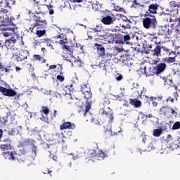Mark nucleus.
Listing matches in <instances>:
<instances>
[{"label":"nucleus","mask_w":180,"mask_h":180,"mask_svg":"<svg viewBox=\"0 0 180 180\" xmlns=\"http://www.w3.org/2000/svg\"><path fill=\"white\" fill-rule=\"evenodd\" d=\"M84 46H82V45H81V44H76V49H79V50H82Z\"/></svg>","instance_id":"60"},{"label":"nucleus","mask_w":180,"mask_h":180,"mask_svg":"<svg viewBox=\"0 0 180 180\" xmlns=\"http://www.w3.org/2000/svg\"><path fill=\"white\" fill-rule=\"evenodd\" d=\"M30 56V53L27 50H22L20 53H14L13 57H14L18 63L27 60V57Z\"/></svg>","instance_id":"12"},{"label":"nucleus","mask_w":180,"mask_h":180,"mask_svg":"<svg viewBox=\"0 0 180 180\" xmlns=\"http://www.w3.org/2000/svg\"><path fill=\"white\" fill-rule=\"evenodd\" d=\"M60 130H74V129H75V124L70 122H66L60 125Z\"/></svg>","instance_id":"24"},{"label":"nucleus","mask_w":180,"mask_h":180,"mask_svg":"<svg viewBox=\"0 0 180 180\" xmlns=\"http://www.w3.org/2000/svg\"><path fill=\"white\" fill-rule=\"evenodd\" d=\"M94 50H96L97 54L98 55L99 57L105 56V53L106 51L103 45L99 44H94Z\"/></svg>","instance_id":"21"},{"label":"nucleus","mask_w":180,"mask_h":180,"mask_svg":"<svg viewBox=\"0 0 180 180\" xmlns=\"http://www.w3.org/2000/svg\"><path fill=\"white\" fill-rule=\"evenodd\" d=\"M34 2V6H32V9L33 11H34L36 15H40L41 13H43V6H44V5H41L40 4V1H36V0H33Z\"/></svg>","instance_id":"20"},{"label":"nucleus","mask_w":180,"mask_h":180,"mask_svg":"<svg viewBox=\"0 0 180 180\" xmlns=\"http://www.w3.org/2000/svg\"><path fill=\"white\" fill-rule=\"evenodd\" d=\"M3 157L5 160H9L10 161H16V158H18V153L15 151H7L2 153Z\"/></svg>","instance_id":"17"},{"label":"nucleus","mask_w":180,"mask_h":180,"mask_svg":"<svg viewBox=\"0 0 180 180\" xmlns=\"http://www.w3.org/2000/svg\"><path fill=\"white\" fill-rule=\"evenodd\" d=\"M34 27L37 26V29H44L47 26V20L44 19V15L41 14H36L33 15Z\"/></svg>","instance_id":"7"},{"label":"nucleus","mask_w":180,"mask_h":180,"mask_svg":"<svg viewBox=\"0 0 180 180\" xmlns=\"http://www.w3.org/2000/svg\"><path fill=\"white\" fill-rule=\"evenodd\" d=\"M12 66L8 65L5 68V65L2 64V63H0V71L1 72H4L5 74H9L11 71H13V70H11Z\"/></svg>","instance_id":"30"},{"label":"nucleus","mask_w":180,"mask_h":180,"mask_svg":"<svg viewBox=\"0 0 180 180\" xmlns=\"http://www.w3.org/2000/svg\"><path fill=\"white\" fill-rule=\"evenodd\" d=\"M178 98H179V94H178V91H176L174 93V98H172V96H169L166 99V102H171L172 103H174V102L178 101Z\"/></svg>","instance_id":"32"},{"label":"nucleus","mask_w":180,"mask_h":180,"mask_svg":"<svg viewBox=\"0 0 180 180\" xmlns=\"http://www.w3.org/2000/svg\"><path fill=\"white\" fill-rule=\"evenodd\" d=\"M132 7L135 8L136 9H137L139 8H144V6L140 4V3H138L137 0H134V3L132 4Z\"/></svg>","instance_id":"46"},{"label":"nucleus","mask_w":180,"mask_h":180,"mask_svg":"<svg viewBox=\"0 0 180 180\" xmlns=\"http://www.w3.org/2000/svg\"><path fill=\"white\" fill-rule=\"evenodd\" d=\"M148 150L151 151V150H155V142L152 141L148 146Z\"/></svg>","instance_id":"50"},{"label":"nucleus","mask_w":180,"mask_h":180,"mask_svg":"<svg viewBox=\"0 0 180 180\" xmlns=\"http://www.w3.org/2000/svg\"><path fill=\"white\" fill-rule=\"evenodd\" d=\"M58 65H59L60 68H58V71H59V75H58L56 77V79L58 81H59L60 82H64V79H65V78L63 76L64 73H63V65L58 64Z\"/></svg>","instance_id":"31"},{"label":"nucleus","mask_w":180,"mask_h":180,"mask_svg":"<svg viewBox=\"0 0 180 180\" xmlns=\"http://www.w3.org/2000/svg\"><path fill=\"white\" fill-rule=\"evenodd\" d=\"M94 32H102V26L96 25L95 28H93Z\"/></svg>","instance_id":"53"},{"label":"nucleus","mask_w":180,"mask_h":180,"mask_svg":"<svg viewBox=\"0 0 180 180\" xmlns=\"http://www.w3.org/2000/svg\"><path fill=\"white\" fill-rule=\"evenodd\" d=\"M90 157L95 158L96 160L102 161V160L108 158V153L106 152H103V150L101 149H94L90 153Z\"/></svg>","instance_id":"10"},{"label":"nucleus","mask_w":180,"mask_h":180,"mask_svg":"<svg viewBox=\"0 0 180 180\" xmlns=\"http://www.w3.org/2000/svg\"><path fill=\"white\" fill-rule=\"evenodd\" d=\"M160 6L157 4H151L148 6V9L144 14L145 18L147 16H152L151 15L157 14V11H158V8Z\"/></svg>","instance_id":"14"},{"label":"nucleus","mask_w":180,"mask_h":180,"mask_svg":"<svg viewBox=\"0 0 180 180\" xmlns=\"http://www.w3.org/2000/svg\"><path fill=\"white\" fill-rule=\"evenodd\" d=\"M80 91L83 94L84 99H86L85 103L82 101H79V108H81L80 112H82L83 116H90L89 110L91 109V105H92V91H91V86L89 84H82L80 87Z\"/></svg>","instance_id":"1"},{"label":"nucleus","mask_w":180,"mask_h":180,"mask_svg":"<svg viewBox=\"0 0 180 180\" xmlns=\"http://www.w3.org/2000/svg\"><path fill=\"white\" fill-rule=\"evenodd\" d=\"M113 36L114 34H112L110 32H105L103 34L98 35V37H100L101 40L107 41L109 44H113Z\"/></svg>","instance_id":"16"},{"label":"nucleus","mask_w":180,"mask_h":180,"mask_svg":"<svg viewBox=\"0 0 180 180\" xmlns=\"http://www.w3.org/2000/svg\"><path fill=\"white\" fill-rule=\"evenodd\" d=\"M11 136H13V130L8 131L6 129H0V141H2V137L3 139H6V137Z\"/></svg>","instance_id":"26"},{"label":"nucleus","mask_w":180,"mask_h":180,"mask_svg":"<svg viewBox=\"0 0 180 180\" xmlns=\"http://www.w3.org/2000/svg\"><path fill=\"white\" fill-rule=\"evenodd\" d=\"M161 35L155 36L152 38V41L155 42V44H161L162 43V39L160 37Z\"/></svg>","instance_id":"38"},{"label":"nucleus","mask_w":180,"mask_h":180,"mask_svg":"<svg viewBox=\"0 0 180 180\" xmlns=\"http://www.w3.org/2000/svg\"><path fill=\"white\" fill-rule=\"evenodd\" d=\"M106 120H108L105 119L104 117H101V115H99L98 118L96 120H94V122L95 124H98V126H102V124H103V123H105Z\"/></svg>","instance_id":"37"},{"label":"nucleus","mask_w":180,"mask_h":180,"mask_svg":"<svg viewBox=\"0 0 180 180\" xmlns=\"http://www.w3.org/2000/svg\"><path fill=\"white\" fill-rule=\"evenodd\" d=\"M143 98H146V102H148L149 103H152L153 106H158V103L157 102V101H158L159 99L160 101H162V97H154V96H151V97H148L147 96H143Z\"/></svg>","instance_id":"22"},{"label":"nucleus","mask_w":180,"mask_h":180,"mask_svg":"<svg viewBox=\"0 0 180 180\" xmlns=\"http://www.w3.org/2000/svg\"><path fill=\"white\" fill-rule=\"evenodd\" d=\"M114 8L117 12H123V11H124V9L123 8H122L119 6H115Z\"/></svg>","instance_id":"54"},{"label":"nucleus","mask_w":180,"mask_h":180,"mask_svg":"<svg viewBox=\"0 0 180 180\" xmlns=\"http://www.w3.org/2000/svg\"><path fill=\"white\" fill-rule=\"evenodd\" d=\"M162 134V129H156L153 130V136L154 137H160Z\"/></svg>","instance_id":"41"},{"label":"nucleus","mask_w":180,"mask_h":180,"mask_svg":"<svg viewBox=\"0 0 180 180\" xmlns=\"http://www.w3.org/2000/svg\"><path fill=\"white\" fill-rule=\"evenodd\" d=\"M130 35H122V34L116 33L113 36V43L115 44H130Z\"/></svg>","instance_id":"6"},{"label":"nucleus","mask_w":180,"mask_h":180,"mask_svg":"<svg viewBox=\"0 0 180 180\" xmlns=\"http://www.w3.org/2000/svg\"><path fill=\"white\" fill-rule=\"evenodd\" d=\"M99 116L108 120V123L113 122V110L109 108V105L101 103L99 110Z\"/></svg>","instance_id":"4"},{"label":"nucleus","mask_w":180,"mask_h":180,"mask_svg":"<svg viewBox=\"0 0 180 180\" xmlns=\"http://www.w3.org/2000/svg\"><path fill=\"white\" fill-rule=\"evenodd\" d=\"M175 148H176V143H175V142H172L169 143V146H167V148H165V150L167 151H174V150H175Z\"/></svg>","instance_id":"40"},{"label":"nucleus","mask_w":180,"mask_h":180,"mask_svg":"<svg viewBox=\"0 0 180 180\" xmlns=\"http://www.w3.org/2000/svg\"><path fill=\"white\" fill-rule=\"evenodd\" d=\"M144 116L145 117H148V119H151L152 117H153V114H148V115H145Z\"/></svg>","instance_id":"64"},{"label":"nucleus","mask_w":180,"mask_h":180,"mask_svg":"<svg viewBox=\"0 0 180 180\" xmlns=\"http://www.w3.org/2000/svg\"><path fill=\"white\" fill-rule=\"evenodd\" d=\"M16 41H18V39L15 37H11L10 39L6 40L5 46L6 48L11 49L16 44Z\"/></svg>","instance_id":"27"},{"label":"nucleus","mask_w":180,"mask_h":180,"mask_svg":"<svg viewBox=\"0 0 180 180\" xmlns=\"http://www.w3.org/2000/svg\"><path fill=\"white\" fill-rule=\"evenodd\" d=\"M169 6H171V8H179L180 7V3L176 2L175 1H172L169 3Z\"/></svg>","instance_id":"48"},{"label":"nucleus","mask_w":180,"mask_h":180,"mask_svg":"<svg viewBox=\"0 0 180 180\" xmlns=\"http://www.w3.org/2000/svg\"><path fill=\"white\" fill-rule=\"evenodd\" d=\"M172 72L173 75L176 77H180V70L178 68L172 69Z\"/></svg>","instance_id":"47"},{"label":"nucleus","mask_w":180,"mask_h":180,"mask_svg":"<svg viewBox=\"0 0 180 180\" xmlns=\"http://www.w3.org/2000/svg\"><path fill=\"white\" fill-rule=\"evenodd\" d=\"M63 50H66V51H68L69 53H72L74 51V46H67L63 45Z\"/></svg>","instance_id":"45"},{"label":"nucleus","mask_w":180,"mask_h":180,"mask_svg":"<svg viewBox=\"0 0 180 180\" xmlns=\"http://www.w3.org/2000/svg\"><path fill=\"white\" fill-rule=\"evenodd\" d=\"M165 79V81H164L165 85H167L168 84H169V85H172V80L167 79Z\"/></svg>","instance_id":"57"},{"label":"nucleus","mask_w":180,"mask_h":180,"mask_svg":"<svg viewBox=\"0 0 180 180\" xmlns=\"http://www.w3.org/2000/svg\"><path fill=\"white\" fill-rule=\"evenodd\" d=\"M33 61H38V63H41V64H46V60L40 55L34 54L32 56Z\"/></svg>","instance_id":"29"},{"label":"nucleus","mask_w":180,"mask_h":180,"mask_svg":"<svg viewBox=\"0 0 180 180\" xmlns=\"http://www.w3.org/2000/svg\"><path fill=\"white\" fill-rule=\"evenodd\" d=\"M143 25L145 29H150V27L154 29L157 26V18L154 15L143 18Z\"/></svg>","instance_id":"8"},{"label":"nucleus","mask_w":180,"mask_h":180,"mask_svg":"<svg viewBox=\"0 0 180 180\" xmlns=\"http://www.w3.org/2000/svg\"><path fill=\"white\" fill-rule=\"evenodd\" d=\"M65 88L68 89L70 92H74L75 89H74V84H72V82L70 83L66 84L65 85Z\"/></svg>","instance_id":"42"},{"label":"nucleus","mask_w":180,"mask_h":180,"mask_svg":"<svg viewBox=\"0 0 180 180\" xmlns=\"http://www.w3.org/2000/svg\"><path fill=\"white\" fill-rule=\"evenodd\" d=\"M46 34V30H37L36 35L37 37H42V36H44Z\"/></svg>","instance_id":"49"},{"label":"nucleus","mask_w":180,"mask_h":180,"mask_svg":"<svg viewBox=\"0 0 180 180\" xmlns=\"http://www.w3.org/2000/svg\"><path fill=\"white\" fill-rule=\"evenodd\" d=\"M113 57H115L113 53H104V56H101L105 63H107L108 61H112V60H113Z\"/></svg>","instance_id":"34"},{"label":"nucleus","mask_w":180,"mask_h":180,"mask_svg":"<svg viewBox=\"0 0 180 180\" xmlns=\"http://www.w3.org/2000/svg\"><path fill=\"white\" fill-rule=\"evenodd\" d=\"M2 144H0V151L6 153L9 150H12V140L9 137H6L1 140Z\"/></svg>","instance_id":"11"},{"label":"nucleus","mask_w":180,"mask_h":180,"mask_svg":"<svg viewBox=\"0 0 180 180\" xmlns=\"http://www.w3.org/2000/svg\"><path fill=\"white\" fill-rule=\"evenodd\" d=\"M20 152L21 153L20 155H17L18 161L19 162H25L26 161L27 157L26 156V154H27V150H26L25 148L20 149Z\"/></svg>","instance_id":"23"},{"label":"nucleus","mask_w":180,"mask_h":180,"mask_svg":"<svg viewBox=\"0 0 180 180\" xmlns=\"http://www.w3.org/2000/svg\"><path fill=\"white\" fill-rule=\"evenodd\" d=\"M120 18L122 20H123L124 22H130V20H129L127 17L125 16L124 15H120Z\"/></svg>","instance_id":"55"},{"label":"nucleus","mask_w":180,"mask_h":180,"mask_svg":"<svg viewBox=\"0 0 180 180\" xmlns=\"http://www.w3.org/2000/svg\"><path fill=\"white\" fill-rule=\"evenodd\" d=\"M86 4L88 6H92V9L94 10L95 11H99V7L101 6V5L97 1H96V3L87 1Z\"/></svg>","instance_id":"36"},{"label":"nucleus","mask_w":180,"mask_h":180,"mask_svg":"<svg viewBox=\"0 0 180 180\" xmlns=\"http://www.w3.org/2000/svg\"><path fill=\"white\" fill-rule=\"evenodd\" d=\"M56 39H59V40L57 41V43H59V44H61L62 46H65L67 43H68L67 40V37L63 33L58 35L56 37Z\"/></svg>","instance_id":"28"},{"label":"nucleus","mask_w":180,"mask_h":180,"mask_svg":"<svg viewBox=\"0 0 180 180\" xmlns=\"http://www.w3.org/2000/svg\"><path fill=\"white\" fill-rule=\"evenodd\" d=\"M15 20V18L11 17L10 18H8V22H10V24H5L4 22V20H0L1 22V25H0V32H1V34L4 36V37H9V36H11L13 34H15L16 33V31L18 30V28H16V25H13V20Z\"/></svg>","instance_id":"2"},{"label":"nucleus","mask_w":180,"mask_h":180,"mask_svg":"<svg viewBox=\"0 0 180 180\" xmlns=\"http://www.w3.org/2000/svg\"><path fill=\"white\" fill-rule=\"evenodd\" d=\"M40 113H44L46 116L49 115L50 113V110L49 109L48 106H42L41 110H40Z\"/></svg>","instance_id":"43"},{"label":"nucleus","mask_w":180,"mask_h":180,"mask_svg":"<svg viewBox=\"0 0 180 180\" xmlns=\"http://www.w3.org/2000/svg\"><path fill=\"white\" fill-rule=\"evenodd\" d=\"M117 81H122L123 79V76L120 75L118 77H116Z\"/></svg>","instance_id":"63"},{"label":"nucleus","mask_w":180,"mask_h":180,"mask_svg":"<svg viewBox=\"0 0 180 180\" xmlns=\"http://www.w3.org/2000/svg\"><path fill=\"white\" fill-rule=\"evenodd\" d=\"M42 43H46L47 46H51V41L50 39H42Z\"/></svg>","instance_id":"56"},{"label":"nucleus","mask_w":180,"mask_h":180,"mask_svg":"<svg viewBox=\"0 0 180 180\" xmlns=\"http://www.w3.org/2000/svg\"><path fill=\"white\" fill-rule=\"evenodd\" d=\"M154 70L155 74L160 75V74H162V72L167 70V64H165V63H160L154 68Z\"/></svg>","instance_id":"18"},{"label":"nucleus","mask_w":180,"mask_h":180,"mask_svg":"<svg viewBox=\"0 0 180 180\" xmlns=\"http://www.w3.org/2000/svg\"><path fill=\"white\" fill-rule=\"evenodd\" d=\"M7 122H8V117H3V121H1L2 124H6Z\"/></svg>","instance_id":"59"},{"label":"nucleus","mask_w":180,"mask_h":180,"mask_svg":"<svg viewBox=\"0 0 180 180\" xmlns=\"http://www.w3.org/2000/svg\"><path fill=\"white\" fill-rule=\"evenodd\" d=\"M162 49V46L158 45L156 46V47L154 49L153 51V56H154V57H160V56H161V49Z\"/></svg>","instance_id":"33"},{"label":"nucleus","mask_w":180,"mask_h":180,"mask_svg":"<svg viewBox=\"0 0 180 180\" xmlns=\"http://www.w3.org/2000/svg\"><path fill=\"white\" fill-rule=\"evenodd\" d=\"M11 9L12 6H11V2L8 1V0L0 1V20H3L5 25H9L11 23L8 20L9 17L6 14Z\"/></svg>","instance_id":"3"},{"label":"nucleus","mask_w":180,"mask_h":180,"mask_svg":"<svg viewBox=\"0 0 180 180\" xmlns=\"http://www.w3.org/2000/svg\"><path fill=\"white\" fill-rule=\"evenodd\" d=\"M180 129V122H176L172 126V130H178Z\"/></svg>","instance_id":"52"},{"label":"nucleus","mask_w":180,"mask_h":180,"mask_svg":"<svg viewBox=\"0 0 180 180\" xmlns=\"http://www.w3.org/2000/svg\"><path fill=\"white\" fill-rule=\"evenodd\" d=\"M119 63H121V64H123V65H131V62H130V56L127 53H124L120 56L119 58Z\"/></svg>","instance_id":"19"},{"label":"nucleus","mask_w":180,"mask_h":180,"mask_svg":"<svg viewBox=\"0 0 180 180\" xmlns=\"http://www.w3.org/2000/svg\"><path fill=\"white\" fill-rule=\"evenodd\" d=\"M34 27H39L38 26H34V23L31 25V27L29 28V30L31 33H33V30H34Z\"/></svg>","instance_id":"58"},{"label":"nucleus","mask_w":180,"mask_h":180,"mask_svg":"<svg viewBox=\"0 0 180 180\" xmlns=\"http://www.w3.org/2000/svg\"><path fill=\"white\" fill-rule=\"evenodd\" d=\"M159 115L164 116V117H172L173 116L176 117L178 112L169 106H162L159 110Z\"/></svg>","instance_id":"5"},{"label":"nucleus","mask_w":180,"mask_h":180,"mask_svg":"<svg viewBox=\"0 0 180 180\" xmlns=\"http://www.w3.org/2000/svg\"><path fill=\"white\" fill-rule=\"evenodd\" d=\"M32 141H34L33 140L28 139L26 140V143H30V146H32V153H34V155H36V153L37 151V147L34 145V143H32Z\"/></svg>","instance_id":"39"},{"label":"nucleus","mask_w":180,"mask_h":180,"mask_svg":"<svg viewBox=\"0 0 180 180\" xmlns=\"http://www.w3.org/2000/svg\"><path fill=\"white\" fill-rule=\"evenodd\" d=\"M116 20H117V17L112 13L105 15L101 18V22L105 26H112V25H115Z\"/></svg>","instance_id":"9"},{"label":"nucleus","mask_w":180,"mask_h":180,"mask_svg":"<svg viewBox=\"0 0 180 180\" xmlns=\"http://www.w3.org/2000/svg\"><path fill=\"white\" fill-rule=\"evenodd\" d=\"M164 63H167V64H172L175 61V57H167L163 58Z\"/></svg>","instance_id":"44"},{"label":"nucleus","mask_w":180,"mask_h":180,"mask_svg":"<svg viewBox=\"0 0 180 180\" xmlns=\"http://www.w3.org/2000/svg\"><path fill=\"white\" fill-rule=\"evenodd\" d=\"M162 49L163 50V51H165V53L167 55V56H171V53H174L171 51V49L165 47V46H162Z\"/></svg>","instance_id":"51"},{"label":"nucleus","mask_w":180,"mask_h":180,"mask_svg":"<svg viewBox=\"0 0 180 180\" xmlns=\"http://www.w3.org/2000/svg\"><path fill=\"white\" fill-rule=\"evenodd\" d=\"M40 120L42 122H46V120H49V118L47 117L42 116L40 117Z\"/></svg>","instance_id":"62"},{"label":"nucleus","mask_w":180,"mask_h":180,"mask_svg":"<svg viewBox=\"0 0 180 180\" xmlns=\"http://www.w3.org/2000/svg\"><path fill=\"white\" fill-rule=\"evenodd\" d=\"M129 103L130 105H132L133 106H134V108H140V106H141V101L134 98H130L129 99Z\"/></svg>","instance_id":"35"},{"label":"nucleus","mask_w":180,"mask_h":180,"mask_svg":"<svg viewBox=\"0 0 180 180\" xmlns=\"http://www.w3.org/2000/svg\"><path fill=\"white\" fill-rule=\"evenodd\" d=\"M0 92L4 96H8V98H13V96H16L17 93L13 89H7L2 86H0Z\"/></svg>","instance_id":"13"},{"label":"nucleus","mask_w":180,"mask_h":180,"mask_svg":"<svg viewBox=\"0 0 180 180\" xmlns=\"http://www.w3.org/2000/svg\"><path fill=\"white\" fill-rule=\"evenodd\" d=\"M56 68H57V65H51L49 66V70H56Z\"/></svg>","instance_id":"61"},{"label":"nucleus","mask_w":180,"mask_h":180,"mask_svg":"<svg viewBox=\"0 0 180 180\" xmlns=\"http://www.w3.org/2000/svg\"><path fill=\"white\" fill-rule=\"evenodd\" d=\"M104 129L105 131H104V136L105 137V139H110V137H112V136H115L117 135V133L116 132H112V128L109 126H105Z\"/></svg>","instance_id":"25"},{"label":"nucleus","mask_w":180,"mask_h":180,"mask_svg":"<svg viewBox=\"0 0 180 180\" xmlns=\"http://www.w3.org/2000/svg\"><path fill=\"white\" fill-rule=\"evenodd\" d=\"M172 34V30H169V25H163L159 27L158 36H171Z\"/></svg>","instance_id":"15"}]
</instances>
